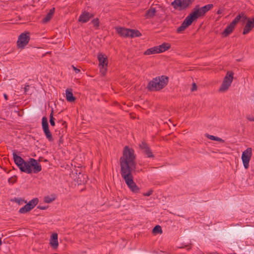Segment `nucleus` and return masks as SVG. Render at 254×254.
Wrapping results in <instances>:
<instances>
[{
    "label": "nucleus",
    "mask_w": 254,
    "mask_h": 254,
    "mask_svg": "<svg viewBox=\"0 0 254 254\" xmlns=\"http://www.w3.org/2000/svg\"><path fill=\"white\" fill-rule=\"evenodd\" d=\"M161 172L160 170H157L155 171V173H159Z\"/></svg>",
    "instance_id": "55"
},
{
    "label": "nucleus",
    "mask_w": 254,
    "mask_h": 254,
    "mask_svg": "<svg viewBox=\"0 0 254 254\" xmlns=\"http://www.w3.org/2000/svg\"><path fill=\"white\" fill-rule=\"evenodd\" d=\"M187 28L186 27L183 26V25H181L180 27H179L177 29V33H182L183 31H184Z\"/></svg>",
    "instance_id": "39"
},
{
    "label": "nucleus",
    "mask_w": 254,
    "mask_h": 254,
    "mask_svg": "<svg viewBox=\"0 0 254 254\" xmlns=\"http://www.w3.org/2000/svg\"><path fill=\"white\" fill-rule=\"evenodd\" d=\"M43 159V157H40L39 159V161H42Z\"/></svg>",
    "instance_id": "57"
},
{
    "label": "nucleus",
    "mask_w": 254,
    "mask_h": 254,
    "mask_svg": "<svg viewBox=\"0 0 254 254\" xmlns=\"http://www.w3.org/2000/svg\"><path fill=\"white\" fill-rule=\"evenodd\" d=\"M42 127L44 133L50 142L54 140L52 133L49 129V126L47 117H43L42 119Z\"/></svg>",
    "instance_id": "9"
},
{
    "label": "nucleus",
    "mask_w": 254,
    "mask_h": 254,
    "mask_svg": "<svg viewBox=\"0 0 254 254\" xmlns=\"http://www.w3.org/2000/svg\"><path fill=\"white\" fill-rule=\"evenodd\" d=\"M153 193V190H150L148 192H146V193H144L143 194V196H149L150 195H151Z\"/></svg>",
    "instance_id": "41"
},
{
    "label": "nucleus",
    "mask_w": 254,
    "mask_h": 254,
    "mask_svg": "<svg viewBox=\"0 0 254 254\" xmlns=\"http://www.w3.org/2000/svg\"><path fill=\"white\" fill-rule=\"evenodd\" d=\"M55 199V198H51L49 196H46L44 197V202L47 203H49L54 200Z\"/></svg>",
    "instance_id": "37"
},
{
    "label": "nucleus",
    "mask_w": 254,
    "mask_h": 254,
    "mask_svg": "<svg viewBox=\"0 0 254 254\" xmlns=\"http://www.w3.org/2000/svg\"><path fill=\"white\" fill-rule=\"evenodd\" d=\"M232 83L228 81L227 80L223 79L222 83L219 88V91H225L227 90Z\"/></svg>",
    "instance_id": "23"
},
{
    "label": "nucleus",
    "mask_w": 254,
    "mask_h": 254,
    "mask_svg": "<svg viewBox=\"0 0 254 254\" xmlns=\"http://www.w3.org/2000/svg\"><path fill=\"white\" fill-rule=\"evenodd\" d=\"M39 200L38 198H34L26 204L29 208L31 210L33 209L38 203Z\"/></svg>",
    "instance_id": "26"
},
{
    "label": "nucleus",
    "mask_w": 254,
    "mask_h": 254,
    "mask_svg": "<svg viewBox=\"0 0 254 254\" xmlns=\"http://www.w3.org/2000/svg\"><path fill=\"white\" fill-rule=\"evenodd\" d=\"M156 12L155 8L151 6L150 8L146 11L145 16L147 18H153L155 16Z\"/></svg>",
    "instance_id": "24"
},
{
    "label": "nucleus",
    "mask_w": 254,
    "mask_h": 254,
    "mask_svg": "<svg viewBox=\"0 0 254 254\" xmlns=\"http://www.w3.org/2000/svg\"><path fill=\"white\" fill-rule=\"evenodd\" d=\"M91 23L93 24L94 27L96 29H98L99 28V24H100V21H99V18H96L93 19L92 20Z\"/></svg>",
    "instance_id": "34"
},
{
    "label": "nucleus",
    "mask_w": 254,
    "mask_h": 254,
    "mask_svg": "<svg viewBox=\"0 0 254 254\" xmlns=\"http://www.w3.org/2000/svg\"><path fill=\"white\" fill-rule=\"evenodd\" d=\"M58 238L57 233H53L51 236L50 244L54 249L57 248L59 246Z\"/></svg>",
    "instance_id": "19"
},
{
    "label": "nucleus",
    "mask_w": 254,
    "mask_h": 254,
    "mask_svg": "<svg viewBox=\"0 0 254 254\" xmlns=\"http://www.w3.org/2000/svg\"><path fill=\"white\" fill-rule=\"evenodd\" d=\"M31 209L29 208L27 204H25L23 207L20 208L19 212L20 213H25L30 211Z\"/></svg>",
    "instance_id": "33"
},
{
    "label": "nucleus",
    "mask_w": 254,
    "mask_h": 254,
    "mask_svg": "<svg viewBox=\"0 0 254 254\" xmlns=\"http://www.w3.org/2000/svg\"><path fill=\"white\" fill-rule=\"evenodd\" d=\"M139 148L143 153L147 155V157H154V155L151 151L148 144L144 141H141L139 144Z\"/></svg>",
    "instance_id": "13"
},
{
    "label": "nucleus",
    "mask_w": 254,
    "mask_h": 254,
    "mask_svg": "<svg viewBox=\"0 0 254 254\" xmlns=\"http://www.w3.org/2000/svg\"><path fill=\"white\" fill-rule=\"evenodd\" d=\"M158 53L157 51V47H154L151 48L147 49L146 51L144 52V55H150L151 54H154Z\"/></svg>",
    "instance_id": "29"
},
{
    "label": "nucleus",
    "mask_w": 254,
    "mask_h": 254,
    "mask_svg": "<svg viewBox=\"0 0 254 254\" xmlns=\"http://www.w3.org/2000/svg\"><path fill=\"white\" fill-rule=\"evenodd\" d=\"M239 16L240 17V18L239 19V21L242 18V21L243 23L245 22L246 20L248 21V19H250L247 16V15L244 12H241L240 14L238 15L235 18H237L238 17H239Z\"/></svg>",
    "instance_id": "31"
},
{
    "label": "nucleus",
    "mask_w": 254,
    "mask_h": 254,
    "mask_svg": "<svg viewBox=\"0 0 254 254\" xmlns=\"http://www.w3.org/2000/svg\"><path fill=\"white\" fill-rule=\"evenodd\" d=\"M13 200L19 204H22L23 202L26 203V201H25L21 198H15Z\"/></svg>",
    "instance_id": "38"
},
{
    "label": "nucleus",
    "mask_w": 254,
    "mask_h": 254,
    "mask_svg": "<svg viewBox=\"0 0 254 254\" xmlns=\"http://www.w3.org/2000/svg\"><path fill=\"white\" fill-rule=\"evenodd\" d=\"M206 137L207 138H208L209 139L213 140L218 141H220L221 142H224V140H223L222 139H221V138H219L218 137L215 136H213L212 135H209V134H206Z\"/></svg>",
    "instance_id": "32"
},
{
    "label": "nucleus",
    "mask_w": 254,
    "mask_h": 254,
    "mask_svg": "<svg viewBox=\"0 0 254 254\" xmlns=\"http://www.w3.org/2000/svg\"><path fill=\"white\" fill-rule=\"evenodd\" d=\"M48 208V206H41L39 205L37 207V208L41 209V210H45Z\"/></svg>",
    "instance_id": "44"
},
{
    "label": "nucleus",
    "mask_w": 254,
    "mask_h": 254,
    "mask_svg": "<svg viewBox=\"0 0 254 254\" xmlns=\"http://www.w3.org/2000/svg\"><path fill=\"white\" fill-rule=\"evenodd\" d=\"M254 231V228L250 227L245 228L231 227L226 231H217L214 233L215 237L219 241L225 240L232 242L237 235L239 239H242L252 235Z\"/></svg>",
    "instance_id": "1"
},
{
    "label": "nucleus",
    "mask_w": 254,
    "mask_h": 254,
    "mask_svg": "<svg viewBox=\"0 0 254 254\" xmlns=\"http://www.w3.org/2000/svg\"><path fill=\"white\" fill-rule=\"evenodd\" d=\"M27 167L30 168V172L26 171V173L31 174L32 171L34 173H38L42 170L41 165L38 163L37 160L33 158H30L29 161L28 162Z\"/></svg>",
    "instance_id": "8"
},
{
    "label": "nucleus",
    "mask_w": 254,
    "mask_h": 254,
    "mask_svg": "<svg viewBox=\"0 0 254 254\" xmlns=\"http://www.w3.org/2000/svg\"><path fill=\"white\" fill-rule=\"evenodd\" d=\"M160 252L161 253H164V252L162 251H160Z\"/></svg>",
    "instance_id": "62"
},
{
    "label": "nucleus",
    "mask_w": 254,
    "mask_h": 254,
    "mask_svg": "<svg viewBox=\"0 0 254 254\" xmlns=\"http://www.w3.org/2000/svg\"><path fill=\"white\" fill-rule=\"evenodd\" d=\"M185 234H187V236H188L189 237H190L192 235V233H189L188 232H186L185 233V234H184L183 235V237H184L185 236Z\"/></svg>",
    "instance_id": "47"
},
{
    "label": "nucleus",
    "mask_w": 254,
    "mask_h": 254,
    "mask_svg": "<svg viewBox=\"0 0 254 254\" xmlns=\"http://www.w3.org/2000/svg\"><path fill=\"white\" fill-rule=\"evenodd\" d=\"M62 124H63V125H65V127H66V122H65V121L63 122Z\"/></svg>",
    "instance_id": "54"
},
{
    "label": "nucleus",
    "mask_w": 254,
    "mask_h": 254,
    "mask_svg": "<svg viewBox=\"0 0 254 254\" xmlns=\"http://www.w3.org/2000/svg\"><path fill=\"white\" fill-rule=\"evenodd\" d=\"M156 47H157L158 53H161L169 50L171 47V45L169 43H164L161 45L156 46Z\"/></svg>",
    "instance_id": "20"
},
{
    "label": "nucleus",
    "mask_w": 254,
    "mask_h": 254,
    "mask_svg": "<svg viewBox=\"0 0 254 254\" xmlns=\"http://www.w3.org/2000/svg\"><path fill=\"white\" fill-rule=\"evenodd\" d=\"M196 20V19L191 12L186 17L181 25L187 28L190 26L194 20Z\"/></svg>",
    "instance_id": "15"
},
{
    "label": "nucleus",
    "mask_w": 254,
    "mask_h": 254,
    "mask_svg": "<svg viewBox=\"0 0 254 254\" xmlns=\"http://www.w3.org/2000/svg\"><path fill=\"white\" fill-rule=\"evenodd\" d=\"M131 254H143L142 253H140L137 252H131Z\"/></svg>",
    "instance_id": "50"
},
{
    "label": "nucleus",
    "mask_w": 254,
    "mask_h": 254,
    "mask_svg": "<svg viewBox=\"0 0 254 254\" xmlns=\"http://www.w3.org/2000/svg\"><path fill=\"white\" fill-rule=\"evenodd\" d=\"M164 139L166 141H168L169 140V138L167 136H166Z\"/></svg>",
    "instance_id": "56"
},
{
    "label": "nucleus",
    "mask_w": 254,
    "mask_h": 254,
    "mask_svg": "<svg viewBox=\"0 0 254 254\" xmlns=\"http://www.w3.org/2000/svg\"><path fill=\"white\" fill-rule=\"evenodd\" d=\"M38 110H39V109L38 108H31L28 109H26L25 110L24 116H25V117H27V116L32 115L35 113L37 112Z\"/></svg>",
    "instance_id": "27"
},
{
    "label": "nucleus",
    "mask_w": 254,
    "mask_h": 254,
    "mask_svg": "<svg viewBox=\"0 0 254 254\" xmlns=\"http://www.w3.org/2000/svg\"><path fill=\"white\" fill-rule=\"evenodd\" d=\"M254 28V17L248 19V21L244 28L243 34L246 35Z\"/></svg>",
    "instance_id": "14"
},
{
    "label": "nucleus",
    "mask_w": 254,
    "mask_h": 254,
    "mask_svg": "<svg viewBox=\"0 0 254 254\" xmlns=\"http://www.w3.org/2000/svg\"><path fill=\"white\" fill-rule=\"evenodd\" d=\"M72 67L76 73H78L80 71V70L79 69L77 68V67L74 66L73 65H72Z\"/></svg>",
    "instance_id": "43"
},
{
    "label": "nucleus",
    "mask_w": 254,
    "mask_h": 254,
    "mask_svg": "<svg viewBox=\"0 0 254 254\" xmlns=\"http://www.w3.org/2000/svg\"><path fill=\"white\" fill-rule=\"evenodd\" d=\"M71 89L67 88L65 91L66 99L68 102H73L76 100V98L73 95Z\"/></svg>",
    "instance_id": "21"
},
{
    "label": "nucleus",
    "mask_w": 254,
    "mask_h": 254,
    "mask_svg": "<svg viewBox=\"0 0 254 254\" xmlns=\"http://www.w3.org/2000/svg\"><path fill=\"white\" fill-rule=\"evenodd\" d=\"M30 86L28 84H26L25 85V87H24V94H26V92H27V91L29 90V88Z\"/></svg>",
    "instance_id": "45"
},
{
    "label": "nucleus",
    "mask_w": 254,
    "mask_h": 254,
    "mask_svg": "<svg viewBox=\"0 0 254 254\" xmlns=\"http://www.w3.org/2000/svg\"><path fill=\"white\" fill-rule=\"evenodd\" d=\"M152 232L153 234L156 235L158 234H161L162 233V228L159 225L155 226L152 229Z\"/></svg>",
    "instance_id": "30"
},
{
    "label": "nucleus",
    "mask_w": 254,
    "mask_h": 254,
    "mask_svg": "<svg viewBox=\"0 0 254 254\" xmlns=\"http://www.w3.org/2000/svg\"><path fill=\"white\" fill-rule=\"evenodd\" d=\"M135 159L134 150L126 146L124 148L123 156L120 158L121 172L135 171L136 166Z\"/></svg>",
    "instance_id": "2"
},
{
    "label": "nucleus",
    "mask_w": 254,
    "mask_h": 254,
    "mask_svg": "<svg viewBox=\"0 0 254 254\" xmlns=\"http://www.w3.org/2000/svg\"><path fill=\"white\" fill-rule=\"evenodd\" d=\"M194 0H175L171 3L174 9L179 10L186 9L189 7Z\"/></svg>",
    "instance_id": "7"
},
{
    "label": "nucleus",
    "mask_w": 254,
    "mask_h": 254,
    "mask_svg": "<svg viewBox=\"0 0 254 254\" xmlns=\"http://www.w3.org/2000/svg\"><path fill=\"white\" fill-rule=\"evenodd\" d=\"M17 181V176H13L10 178L8 179V182L9 184H14Z\"/></svg>",
    "instance_id": "36"
},
{
    "label": "nucleus",
    "mask_w": 254,
    "mask_h": 254,
    "mask_svg": "<svg viewBox=\"0 0 254 254\" xmlns=\"http://www.w3.org/2000/svg\"><path fill=\"white\" fill-rule=\"evenodd\" d=\"M3 96L5 100L8 99V96L6 94H4Z\"/></svg>",
    "instance_id": "52"
},
{
    "label": "nucleus",
    "mask_w": 254,
    "mask_h": 254,
    "mask_svg": "<svg viewBox=\"0 0 254 254\" xmlns=\"http://www.w3.org/2000/svg\"><path fill=\"white\" fill-rule=\"evenodd\" d=\"M129 29H127L123 27H117L116 28V30L118 34L123 37H129Z\"/></svg>",
    "instance_id": "17"
},
{
    "label": "nucleus",
    "mask_w": 254,
    "mask_h": 254,
    "mask_svg": "<svg viewBox=\"0 0 254 254\" xmlns=\"http://www.w3.org/2000/svg\"><path fill=\"white\" fill-rule=\"evenodd\" d=\"M252 156V149L251 147H248L246 150L243 152L242 155V160L244 168L246 169H248L249 167V162Z\"/></svg>",
    "instance_id": "10"
},
{
    "label": "nucleus",
    "mask_w": 254,
    "mask_h": 254,
    "mask_svg": "<svg viewBox=\"0 0 254 254\" xmlns=\"http://www.w3.org/2000/svg\"><path fill=\"white\" fill-rule=\"evenodd\" d=\"M80 183H83L84 181H81V180H79Z\"/></svg>",
    "instance_id": "59"
},
{
    "label": "nucleus",
    "mask_w": 254,
    "mask_h": 254,
    "mask_svg": "<svg viewBox=\"0 0 254 254\" xmlns=\"http://www.w3.org/2000/svg\"><path fill=\"white\" fill-rule=\"evenodd\" d=\"M51 116H52V117H54V110L53 109H52L51 112L50 113V118L51 117Z\"/></svg>",
    "instance_id": "51"
},
{
    "label": "nucleus",
    "mask_w": 254,
    "mask_h": 254,
    "mask_svg": "<svg viewBox=\"0 0 254 254\" xmlns=\"http://www.w3.org/2000/svg\"><path fill=\"white\" fill-rule=\"evenodd\" d=\"M234 76V72L232 71H228L227 72L224 78L228 81L232 83Z\"/></svg>",
    "instance_id": "28"
},
{
    "label": "nucleus",
    "mask_w": 254,
    "mask_h": 254,
    "mask_svg": "<svg viewBox=\"0 0 254 254\" xmlns=\"http://www.w3.org/2000/svg\"><path fill=\"white\" fill-rule=\"evenodd\" d=\"M247 253H248V254H254V253L252 250V248H249L248 247L247 249Z\"/></svg>",
    "instance_id": "46"
},
{
    "label": "nucleus",
    "mask_w": 254,
    "mask_h": 254,
    "mask_svg": "<svg viewBox=\"0 0 254 254\" xmlns=\"http://www.w3.org/2000/svg\"><path fill=\"white\" fill-rule=\"evenodd\" d=\"M101 66V67H100V72L103 76H104V75H105V74L107 72V66Z\"/></svg>",
    "instance_id": "35"
},
{
    "label": "nucleus",
    "mask_w": 254,
    "mask_h": 254,
    "mask_svg": "<svg viewBox=\"0 0 254 254\" xmlns=\"http://www.w3.org/2000/svg\"><path fill=\"white\" fill-rule=\"evenodd\" d=\"M185 247L187 248V250H189L190 249V247L189 245H186L185 246Z\"/></svg>",
    "instance_id": "53"
},
{
    "label": "nucleus",
    "mask_w": 254,
    "mask_h": 254,
    "mask_svg": "<svg viewBox=\"0 0 254 254\" xmlns=\"http://www.w3.org/2000/svg\"><path fill=\"white\" fill-rule=\"evenodd\" d=\"M98 60L100 66H108V58L105 55L100 53L98 55Z\"/></svg>",
    "instance_id": "18"
},
{
    "label": "nucleus",
    "mask_w": 254,
    "mask_h": 254,
    "mask_svg": "<svg viewBox=\"0 0 254 254\" xmlns=\"http://www.w3.org/2000/svg\"><path fill=\"white\" fill-rule=\"evenodd\" d=\"M49 121L52 126L54 127L55 126V118H54V117H52V116H51V117L50 118Z\"/></svg>",
    "instance_id": "40"
},
{
    "label": "nucleus",
    "mask_w": 254,
    "mask_h": 254,
    "mask_svg": "<svg viewBox=\"0 0 254 254\" xmlns=\"http://www.w3.org/2000/svg\"><path fill=\"white\" fill-rule=\"evenodd\" d=\"M168 82L169 77L167 76L156 77L149 82L146 88L150 91H160L167 85Z\"/></svg>",
    "instance_id": "3"
},
{
    "label": "nucleus",
    "mask_w": 254,
    "mask_h": 254,
    "mask_svg": "<svg viewBox=\"0 0 254 254\" xmlns=\"http://www.w3.org/2000/svg\"><path fill=\"white\" fill-rule=\"evenodd\" d=\"M1 244H2V241H1V239L0 238V245H1Z\"/></svg>",
    "instance_id": "58"
},
{
    "label": "nucleus",
    "mask_w": 254,
    "mask_h": 254,
    "mask_svg": "<svg viewBox=\"0 0 254 254\" xmlns=\"http://www.w3.org/2000/svg\"><path fill=\"white\" fill-rule=\"evenodd\" d=\"M44 161H45V162H47V161H48V160H47V159H45V160H44Z\"/></svg>",
    "instance_id": "61"
},
{
    "label": "nucleus",
    "mask_w": 254,
    "mask_h": 254,
    "mask_svg": "<svg viewBox=\"0 0 254 254\" xmlns=\"http://www.w3.org/2000/svg\"><path fill=\"white\" fill-rule=\"evenodd\" d=\"M239 17L235 18V19L226 27L222 33V35L223 37H227L233 31L236 24L239 22Z\"/></svg>",
    "instance_id": "12"
},
{
    "label": "nucleus",
    "mask_w": 254,
    "mask_h": 254,
    "mask_svg": "<svg viewBox=\"0 0 254 254\" xmlns=\"http://www.w3.org/2000/svg\"><path fill=\"white\" fill-rule=\"evenodd\" d=\"M12 155L15 164L18 167L21 172L24 173L28 171L30 172V168L27 167L28 162L25 161L20 156L17 155L15 151L13 152Z\"/></svg>",
    "instance_id": "6"
},
{
    "label": "nucleus",
    "mask_w": 254,
    "mask_h": 254,
    "mask_svg": "<svg viewBox=\"0 0 254 254\" xmlns=\"http://www.w3.org/2000/svg\"><path fill=\"white\" fill-rule=\"evenodd\" d=\"M223 11V9H221L219 8V9L217 10V12H216V13H217V14H221L222 13Z\"/></svg>",
    "instance_id": "49"
},
{
    "label": "nucleus",
    "mask_w": 254,
    "mask_h": 254,
    "mask_svg": "<svg viewBox=\"0 0 254 254\" xmlns=\"http://www.w3.org/2000/svg\"><path fill=\"white\" fill-rule=\"evenodd\" d=\"M133 172H121V174L129 190L133 193H138L140 189L133 181V177L132 175Z\"/></svg>",
    "instance_id": "4"
},
{
    "label": "nucleus",
    "mask_w": 254,
    "mask_h": 254,
    "mask_svg": "<svg viewBox=\"0 0 254 254\" xmlns=\"http://www.w3.org/2000/svg\"><path fill=\"white\" fill-rule=\"evenodd\" d=\"M247 119L250 121H253L254 122V117H247Z\"/></svg>",
    "instance_id": "48"
},
{
    "label": "nucleus",
    "mask_w": 254,
    "mask_h": 254,
    "mask_svg": "<svg viewBox=\"0 0 254 254\" xmlns=\"http://www.w3.org/2000/svg\"><path fill=\"white\" fill-rule=\"evenodd\" d=\"M129 37L131 38L140 37L142 35L141 33L137 30L129 29Z\"/></svg>",
    "instance_id": "25"
},
{
    "label": "nucleus",
    "mask_w": 254,
    "mask_h": 254,
    "mask_svg": "<svg viewBox=\"0 0 254 254\" xmlns=\"http://www.w3.org/2000/svg\"><path fill=\"white\" fill-rule=\"evenodd\" d=\"M94 14H91L88 12L84 11L80 15L78 21L82 23H86L88 22L90 18L94 17Z\"/></svg>",
    "instance_id": "16"
},
{
    "label": "nucleus",
    "mask_w": 254,
    "mask_h": 254,
    "mask_svg": "<svg viewBox=\"0 0 254 254\" xmlns=\"http://www.w3.org/2000/svg\"><path fill=\"white\" fill-rule=\"evenodd\" d=\"M59 141H60V142H62V139H61V138H60V139Z\"/></svg>",
    "instance_id": "60"
},
{
    "label": "nucleus",
    "mask_w": 254,
    "mask_h": 254,
    "mask_svg": "<svg viewBox=\"0 0 254 254\" xmlns=\"http://www.w3.org/2000/svg\"><path fill=\"white\" fill-rule=\"evenodd\" d=\"M55 10V8L54 7L50 10L49 12L46 15V17L42 19L43 23H47L50 21L54 14Z\"/></svg>",
    "instance_id": "22"
},
{
    "label": "nucleus",
    "mask_w": 254,
    "mask_h": 254,
    "mask_svg": "<svg viewBox=\"0 0 254 254\" xmlns=\"http://www.w3.org/2000/svg\"><path fill=\"white\" fill-rule=\"evenodd\" d=\"M29 32L22 33L18 37L17 46L18 48L23 49L29 43L30 40Z\"/></svg>",
    "instance_id": "11"
},
{
    "label": "nucleus",
    "mask_w": 254,
    "mask_h": 254,
    "mask_svg": "<svg viewBox=\"0 0 254 254\" xmlns=\"http://www.w3.org/2000/svg\"><path fill=\"white\" fill-rule=\"evenodd\" d=\"M197 90V85L195 83H193L192 84V87L191 89V91L192 92L195 91Z\"/></svg>",
    "instance_id": "42"
},
{
    "label": "nucleus",
    "mask_w": 254,
    "mask_h": 254,
    "mask_svg": "<svg viewBox=\"0 0 254 254\" xmlns=\"http://www.w3.org/2000/svg\"><path fill=\"white\" fill-rule=\"evenodd\" d=\"M213 7L212 4H208L200 8L199 5H196L192 9L191 13L197 19L198 18L203 16L205 14Z\"/></svg>",
    "instance_id": "5"
}]
</instances>
